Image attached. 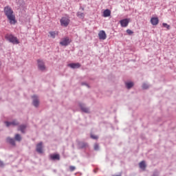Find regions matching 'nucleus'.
I'll return each mask as SVG.
<instances>
[{"instance_id":"f257e3e1","label":"nucleus","mask_w":176,"mask_h":176,"mask_svg":"<svg viewBox=\"0 0 176 176\" xmlns=\"http://www.w3.org/2000/svg\"><path fill=\"white\" fill-rule=\"evenodd\" d=\"M4 13L10 21V24H16V16H14V12L10 6H7L4 8Z\"/></svg>"},{"instance_id":"f03ea898","label":"nucleus","mask_w":176,"mask_h":176,"mask_svg":"<svg viewBox=\"0 0 176 176\" xmlns=\"http://www.w3.org/2000/svg\"><path fill=\"white\" fill-rule=\"evenodd\" d=\"M70 21L69 16H63L60 20V25H62V27H68Z\"/></svg>"},{"instance_id":"7ed1b4c3","label":"nucleus","mask_w":176,"mask_h":176,"mask_svg":"<svg viewBox=\"0 0 176 176\" xmlns=\"http://www.w3.org/2000/svg\"><path fill=\"white\" fill-rule=\"evenodd\" d=\"M6 38L9 41V42H11V43H13L14 45H19V43H20V41H19V39H17V37L12 34L7 35Z\"/></svg>"},{"instance_id":"20e7f679","label":"nucleus","mask_w":176,"mask_h":176,"mask_svg":"<svg viewBox=\"0 0 176 176\" xmlns=\"http://www.w3.org/2000/svg\"><path fill=\"white\" fill-rule=\"evenodd\" d=\"M70 43L71 40L68 37L62 38L61 41L60 42V45H61V46H68V45Z\"/></svg>"},{"instance_id":"39448f33","label":"nucleus","mask_w":176,"mask_h":176,"mask_svg":"<svg viewBox=\"0 0 176 176\" xmlns=\"http://www.w3.org/2000/svg\"><path fill=\"white\" fill-rule=\"evenodd\" d=\"M38 67L40 71H46V66H45V63H43V60H38Z\"/></svg>"},{"instance_id":"423d86ee","label":"nucleus","mask_w":176,"mask_h":176,"mask_svg":"<svg viewBox=\"0 0 176 176\" xmlns=\"http://www.w3.org/2000/svg\"><path fill=\"white\" fill-rule=\"evenodd\" d=\"M129 23H130V19H124L120 21V24L121 27L126 28L129 25Z\"/></svg>"},{"instance_id":"0eeeda50","label":"nucleus","mask_w":176,"mask_h":176,"mask_svg":"<svg viewBox=\"0 0 176 176\" xmlns=\"http://www.w3.org/2000/svg\"><path fill=\"white\" fill-rule=\"evenodd\" d=\"M98 36L101 41H105L107 39V33L104 30H100L98 33Z\"/></svg>"},{"instance_id":"6e6552de","label":"nucleus","mask_w":176,"mask_h":176,"mask_svg":"<svg viewBox=\"0 0 176 176\" xmlns=\"http://www.w3.org/2000/svg\"><path fill=\"white\" fill-rule=\"evenodd\" d=\"M43 143L40 142L36 145V151L38 153H43Z\"/></svg>"},{"instance_id":"1a4fd4ad","label":"nucleus","mask_w":176,"mask_h":176,"mask_svg":"<svg viewBox=\"0 0 176 176\" xmlns=\"http://www.w3.org/2000/svg\"><path fill=\"white\" fill-rule=\"evenodd\" d=\"M6 125L7 127H9L10 126H19V122L16 120H14L12 122H6Z\"/></svg>"},{"instance_id":"9d476101","label":"nucleus","mask_w":176,"mask_h":176,"mask_svg":"<svg viewBox=\"0 0 176 176\" xmlns=\"http://www.w3.org/2000/svg\"><path fill=\"white\" fill-rule=\"evenodd\" d=\"M151 23L153 25H157V24H159V18L157 17L151 18Z\"/></svg>"},{"instance_id":"9b49d317","label":"nucleus","mask_w":176,"mask_h":176,"mask_svg":"<svg viewBox=\"0 0 176 176\" xmlns=\"http://www.w3.org/2000/svg\"><path fill=\"white\" fill-rule=\"evenodd\" d=\"M68 67H70V68L73 69L80 68V63H70L68 65Z\"/></svg>"},{"instance_id":"f8f14e48","label":"nucleus","mask_w":176,"mask_h":176,"mask_svg":"<svg viewBox=\"0 0 176 176\" xmlns=\"http://www.w3.org/2000/svg\"><path fill=\"white\" fill-rule=\"evenodd\" d=\"M33 98V105L35 107H38L39 105V100H38V97L36 96H32Z\"/></svg>"},{"instance_id":"ddd939ff","label":"nucleus","mask_w":176,"mask_h":176,"mask_svg":"<svg viewBox=\"0 0 176 176\" xmlns=\"http://www.w3.org/2000/svg\"><path fill=\"white\" fill-rule=\"evenodd\" d=\"M50 159H52V160H60V155L52 154L50 155Z\"/></svg>"},{"instance_id":"4468645a","label":"nucleus","mask_w":176,"mask_h":176,"mask_svg":"<svg viewBox=\"0 0 176 176\" xmlns=\"http://www.w3.org/2000/svg\"><path fill=\"white\" fill-rule=\"evenodd\" d=\"M25 129H27V125H21L18 130L24 134V133H25Z\"/></svg>"},{"instance_id":"2eb2a0df","label":"nucleus","mask_w":176,"mask_h":176,"mask_svg":"<svg viewBox=\"0 0 176 176\" xmlns=\"http://www.w3.org/2000/svg\"><path fill=\"white\" fill-rule=\"evenodd\" d=\"M139 167H140V168H141L142 170H145V168H146V164H145V161H142V162L139 164Z\"/></svg>"},{"instance_id":"dca6fc26","label":"nucleus","mask_w":176,"mask_h":176,"mask_svg":"<svg viewBox=\"0 0 176 176\" xmlns=\"http://www.w3.org/2000/svg\"><path fill=\"white\" fill-rule=\"evenodd\" d=\"M111 16V11L108 9L105 10L103 12V17H109Z\"/></svg>"},{"instance_id":"f3484780","label":"nucleus","mask_w":176,"mask_h":176,"mask_svg":"<svg viewBox=\"0 0 176 176\" xmlns=\"http://www.w3.org/2000/svg\"><path fill=\"white\" fill-rule=\"evenodd\" d=\"M7 142L9 144H11V145H16V142H14V139L11 138H7Z\"/></svg>"},{"instance_id":"a211bd4d","label":"nucleus","mask_w":176,"mask_h":176,"mask_svg":"<svg viewBox=\"0 0 176 176\" xmlns=\"http://www.w3.org/2000/svg\"><path fill=\"white\" fill-rule=\"evenodd\" d=\"M80 107L83 112H85L86 113H89V109H87V107H85V104H80Z\"/></svg>"},{"instance_id":"6ab92c4d","label":"nucleus","mask_w":176,"mask_h":176,"mask_svg":"<svg viewBox=\"0 0 176 176\" xmlns=\"http://www.w3.org/2000/svg\"><path fill=\"white\" fill-rule=\"evenodd\" d=\"M77 17H79V19H85V13L80 12H77Z\"/></svg>"},{"instance_id":"aec40b11","label":"nucleus","mask_w":176,"mask_h":176,"mask_svg":"<svg viewBox=\"0 0 176 176\" xmlns=\"http://www.w3.org/2000/svg\"><path fill=\"white\" fill-rule=\"evenodd\" d=\"M126 86L127 89H131L133 86H134V83L130 82H126Z\"/></svg>"},{"instance_id":"412c9836","label":"nucleus","mask_w":176,"mask_h":176,"mask_svg":"<svg viewBox=\"0 0 176 176\" xmlns=\"http://www.w3.org/2000/svg\"><path fill=\"white\" fill-rule=\"evenodd\" d=\"M14 138H15V140L18 141L19 142L21 141V135H20V134H16Z\"/></svg>"},{"instance_id":"4be33fe9","label":"nucleus","mask_w":176,"mask_h":176,"mask_svg":"<svg viewBox=\"0 0 176 176\" xmlns=\"http://www.w3.org/2000/svg\"><path fill=\"white\" fill-rule=\"evenodd\" d=\"M49 34L51 38H56V35H57V33H56V32H50Z\"/></svg>"},{"instance_id":"5701e85b","label":"nucleus","mask_w":176,"mask_h":176,"mask_svg":"<svg viewBox=\"0 0 176 176\" xmlns=\"http://www.w3.org/2000/svg\"><path fill=\"white\" fill-rule=\"evenodd\" d=\"M80 148H87L88 144L87 143H85V142H81L80 143Z\"/></svg>"},{"instance_id":"b1692460","label":"nucleus","mask_w":176,"mask_h":176,"mask_svg":"<svg viewBox=\"0 0 176 176\" xmlns=\"http://www.w3.org/2000/svg\"><path fill=\"white\" fill-rule=\"evenodd\" d=\"M126 33L128 35H133V34H134V32L130 29H128V30H126Z\"/></svg>"},{"instance_id":"393cba45","label":"nucleus","mask_w":176,"mask_h":176,"mask_svg":"<svg viewBox=\"0 0 176 176\" xmlns=\"http://www.w3.org/2000/svg\"><path fill=\"white\" fill-rule=\"evenodd\" d=\"M94 148L95 151H98V149H100V146H98V144H95L94 146Z\"/></svg>"},{"instance_id":"a878e982","label":"nucleus","mask_w":176,"mask_h":176,"mask_svg":"<svg viewBox=\"0 0 176 176\" xmlns=\"http://www.w3.org/2000/svg\"><path fill=\"white\" fill-rule=\"evenodd\" d=\"M163 27H164L165 28H167V30H170V25L167 24V23H162Z\"/></svg>"},{"instance_id":"bb28decb","label":"nucleus","mask_w":176,"mask_h":176,"mask_svg":"<svg viewBox=\"0 0 176 176\" xmlns=\"http://www.w3.org/2000/svg\"><path fill=\"white\" fill-rule=\"evenodd\" d=\"M91 138H92L93 140H98V136L94 135H91Z\"/></svg>"},{"instance_id":"cd10ccee","label":"nucleus","mask_w":176,"mask_h":176,"mask_svg":"<svg viewBox=\"0 0 176 176\" xmlns=\"http://www.w3.org/2000/svg\"><path fill=\"white\" fill-rule=\"evenodd\" d=\"M148 87H149V86H148V84H143L142 85V88L143 89H148Z\"/></svg>"},{"instance_id":"c85d7f7f","label":"nucleus","mask_w":176,"mask_h":176,"mask_svg":"<svg viewBox=\"0 0 176 176\" xmlns=\"http://www.w3.org/2000/svg\"><path fill=\"white\" fill-rule=\"evenodd\" d=\"M75 169H76L75 166H69L70 171H75Z\"/></svg>"},{"instance_id":"c756f323","label":"nucleus","mask_w":176,"mask_h":176,"mask_svg":"<svg viewBox=\"0 0 176 176\" xmlns=\"http://www.w3.org/2000/svg\"><path fill=\"white\" fill-rule=\"evenodd\" d=\"M3 166V162H2L1 161H0V166Z\"/></svg>"},{"instance_id":"7c9ffc66","label":"nucleus","mask_w":176,"mask_h":176,"mask_svg":"<svg viewBox=\"0 0 176 176\" xmlns=\"http://www.w3.org/2000/svg\"><path fill=\"white\" fill-rule=\"evenodd\" d=\"M82 10H85V8H82Z\"/></svg>"},{"instance_id":"2f4dec72","label":"nucleus","mask_w":176,"mask_h":176,"mask_svg":"<svg viewBox=\"0 0 176 176\" xmlns=\"http://www.w3.org/2000/svg\"><path fill=\"white\" fill-rule=\"evenodd\" d=\"M82 85H85V83H82Z\"/></svg>"}]
</instances>
